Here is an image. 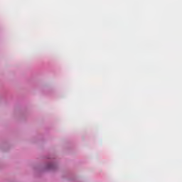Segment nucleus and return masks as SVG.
I'll return each instance as SVG.
<instances>
[{"mask_svg":"<svg viewBox=\"0 0 182 182\" xmlns=\"http://www.w3.org/2000/svg\"><path fill=\"white\" fill-rule=\"evenodd\" d=\"M59 164L56 160H51L46 161L43 166L42 169L43 171H55L58 170Z\"/></svg>","mask_w":182,"mask_h":182,"instance_id":"1","label":"nucleus"}]
</instances>
